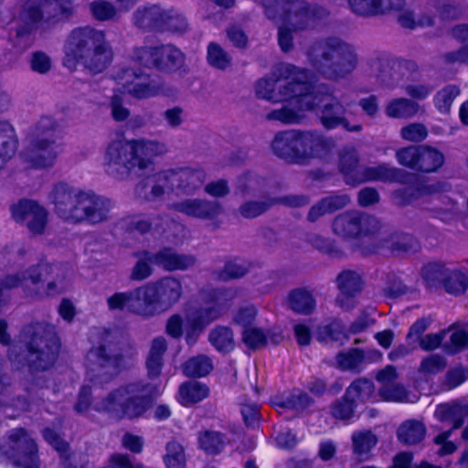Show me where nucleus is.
<instances>
[{
	"label": "nucleus",
	"mask_w": 468,
	"mask_h": 468,
	"mask_svg": "<svg viewBox=\"0 0 468 468\" xmlns=\"http://www.w3.org/2000/svg\"><path fill=\"white\" fill-rule=\"evenodd\" d=\"M308 75L290 64H281L273 70L271 77L260 80L255 86V92L260 98L282 102L285 105L270 112L269 118L286 124L299 123L303 120L304 112L312 109L313 104L306 102L305 108H297L298 104L309 98Z\"/></svg>",
	"instance_id": "1"
},
{
	"label": "nucleus",
	"mask_w": 468,
	"mask_h": 468,
	"mask_svg": "<svg viewBox=\"0 0 468 468\" xmlns=\"http://www.w3.org/2000/svg\"><path fill=\"white\" fill-rule=\"evenodd\" d=\"M112 58V51L105 34L91 27H81L69 35L65 45L63 64L71 70L83 67L91 72H101Z\"/></svg>",
	"instance_id": "2"
},
{
	"label": "nucleus",
	"mask_w": 468,
	"mask_h": 468,
	"mask_svg": "<svg viewBox=\"0 0 468 468\" xmlns=\"http://www.w3.org/2000/svg\"><path fill=\"white\" fill-rule=\"evenodd\" d=\"M166 152V146L156 141H126L122 136L112 140L107 146L103 165L107 173L122 176L132 169H144L152 159Z\"/></svg>",
	"instance_id": "3"
},
{
	"label": "nucleus",
	"mask_w": 468,
	"mask_h": 468,
	"mask_svg": "<svg viewBox=\"0 0 468 468\" xmlns=\"http://www.w3.org/2000/svg\"><path fill=\"white\" fill-rule=\"evenodd\" d=\"M160 393L161 389L155 384L131 383L114 389L101 400L96 401L94 408L117 419H137L144 416L152 406L154 397Z\"/></svg>",
	"instance_id": "4"
},
{
	"label": "nucleus",
	"mask_w": 468,
	"mask_h": 468,
	"mask_svg": "<svg viewBox=\"0 0 468 468\" xmlns=\"http://www.w3.org/2000/svg\"><path fill=\"white\" fill-rule=\"evenodd\" d=\"M114 79L119 88L112 97L111 108L113 119L118 122L124 121L129 116L128 109L122 105V96L125 93L137 99H146L160 92V86L156 81L128 68L119 69Z\"/></svg>",
	"instance_id": "5"
},
{
	"label": "nucleus",
	"mask_w": 468,
	"mask_h": 468,
	"mask_svg": "<svg viewBox=\"0 0 468 468\" xmlns=\"http://www.w3.org/2000/svg\"><path fill=\"white\" fill-rule=\"evenodd\" d=\"M60 152L59 133L54 122L49 118L40 120L27 154V163L37 169L51 167Z\"/></svg>",
	"instance_id": "6"
},
{
	"label": "nucleus",
	"mask_w": 468,
	"mask_h": 468,
	"mask_svg": "<svg viewBox=\"0 0 468 468\" xmlns=\"http://www.w3.org/2000/svg\"><path fill=\"white\" fill-rule=\"evenodd\" d=\"M183 53L173 46L149 47L143 46L135 48L130 58L128 69L142 72L148 79L142 68L151 69L157 67L167 71H175L184 65Z\"/></svg>",
	"instance_id": "7"
},
{
	"label": "nucleus",
	"mask_w": 468,
	"mask_h": 468,
	"mask_svg": "<svg viewBox=\"0 0 468 468\" xmlns=\"http://www.w3.org/2000/svg\"><path fill=\"white\" fill-rule=\"evenodd\" d=\"M321 58L315 66L330 79H337L350 73L356 65V56L352 47L337 38L330 39L315 49Z\"/></svg>",
	"instance_id": "8"
},
{
	"label": "nucleus",
	"mask_w": 468,
	"mask_h": 468,
	"mask_svg": "<svg viewBox=\"0 0 468 468\" xmlns=\"http://www.w3.org/2000/svg\"><path fill=\"white\" fill-rule=\"evenodd\" d=\"M24 341L28 346L30 361L36 368L45 369L53 364L59 351V342L53 328L42 324L27 326L23 332Z\"/></svg>",
	"instance_id": "9"
},
{
	"label": "nucleus",
	"mask_w": 468,
	"mask_h": 468,
	"mask_svg": "<svg viewBox=\"0 0 468 468\" xmlns=\"http://www.w3.org/2000/svg\"><path fill=\"white\" fill-rule=\"evenodd\" d=\"M56 213L64 220L78 223L87 220L92 192L74 189L64 183L55 186L51 194Z\"/></svg>",
	"instance_id": "10"
},
{
	"label": "nucleus",
	"mask_w": 468,
	"mask_h": 468,
	"mask_svg": "<svg viewBox=\"0 0 468 468\" xmlns=\"http://www.w3.org/2000/svg\"><path fill=\"white\" fill-rule=\"evenodd\" d=\"M205 174L201 170L189 168L169 169L157 175L156 184L153 186L155 197L166 195L172 201V196L190 195L201 187Z\"/></svg>",
	"instance_id": "11"
},
{
	"label": "nucleus",
	"mask_w": 468,
	"mask_h": 468,
	"mask_svg": "<svg viewBox=\"0 0 468 468\" xmlns=\"http://www.w3.org/2000/svg\"><path fill=\"white\" fill-rule=\"evenodd\" d=\"M308 90H303V93H308L310 96L307 100L299 103L297 108L303 106L305 108L306 102L313 104V108L304 112V117L306 112L314 110L315 107L320 106L319 118L324 127L326 129H335L338 126H343L346 130L350 132H356L361 130V124L355 123L351 124L348 119L344 116L345 110L343 106L336 101L329 94H322L318 91H314L312 83L308 80Z\"/></svg>",
	"instance_id": "12"
},
{
	"label": "nucleus",
	"mask_w": 468,
	"mask_h": 468,
	"mask_svg": "<svg viewBox=\"0 0 468 468\" xmlns=\"http://www.w3.org/2000/svg\"><path fill=\"white\" fill-rule=\"evenodd\" d=\"M357 157L354 149H347L341 154L340 169L347 184L356 185L368 180H391L395 170L385 165L369 167L362 171L356 166Z\"/></svg>",
	"instance_id": "13"
},
{
	"label": "nucleus",
	"mask_w": 468,
	"mask_h": 468,
	"mask_svg": "<svg viewBox=\"0 0 468 468\" xmlns=\"http://www.w3.org/2000/svg\"><path fill=\"white\" fill-rule=\"evenodd\" d=\"M293 134V161L300 162L310 157H321L335 144L328 138H324L313 132H301L298 130H291Z\"/></svg>",
	"instance_id": "14"
},
{
	"label": "nucleus",
	"mask_w": 468,
	"mask_h": 468,
	"mask_svg": "<svg viewBox=\"0 0 468 468\" xmlns=\"http://www.w3.org/2000/svg\"><path fill=\"white\" fill-rule=\"evenodd\" d=\"M236 296L231 290H219L213 292L211 303L199 311L192 312L187 315L186 328L193 332H200L219 315V306L226 304Z\"/></svg>",
	"instance_id": "15"
},
{
	"label": "nucleus",
	"mask_w": 468,
	"mask_h": 468,
	"mask_svg": "<svg viewBox=\"0 0 468 468\" xmlns=\"http://www.w3.org/2000/svg\"><path fill=\"white\" fill-rule=\"evenodd\" d=\"M397 378L396 369L392 366H388L378 373L377 380L380 385L378 395L381 399L393 402H416L419 397L416 394H410L403 386L396 383Z\"/></svg>",
	"instance_id": "16"
},
{
	"label": "nucleus",
	"mask_w": 468,
	"mask_h": 468,
	"mask_svg": "<svg viewBox=\"0 0 468 468\" xmlns=\"http://www.w3.org/2000/svg\"><path fill=\"white\" fill-rule=\"evenodd\" d=\"M12 215L16 221H26L29 231L34 235L42 234L46 230L48 212L36 201H19L12 207Z\"/></svg>",
	"instance_id": "17"
},
{
	"label": "nucleus",
	"mask_w": 468,
	"mask_h": 468,
	"mask_svg": "<svg viewBox=\"0 0 468 468\" xmlns=\"http://www.w3.org/2000/svg\"><path fill=\"white\" fill-rule=\"evenodd\" d=\"M378 221L373 218L361 217L358 212H348L338 216L334 221V231L343 238L368 234L378 228Z\"/></svg>",
	"instance_id": "18"
},
{
	"label": "nucleus",
	"mask_w": 468,
	"mask_h": 468,
	"mask_svg": "<svg viewBox=\"0 0 468 468\" xmlns=\"http://www.w3.org/2000/svg\"><path fill=\"white\" fill-rule=\"evenodd\" d=\"M55 270H57V267L55 266L41 264L38 266L37 276L30 274L28 278H24L23 280H20L16 276H10L6 278L5 286L7 288H13L22 284L30 291V294H33V292H36L37 294H43L44 292L40 290L43 287V283L47 282L48 291L45 293L51 294L56 292L55 283L48 281V275L53 273Z\"/></svg>",
	"instance_id": "19"
},
{
	"label": "nucleus",
	"mask_w": 468,
	"mask_h": 468,
	"mask_svg": "<svg viewBox=\"0 0 468 468\" xmlns=\"http://www.w3.org/2000/svg\"><path fill=\"white\" fill-rule=\"evenodd\" d=\"M157 311L154 285L148 283L130 292V313L152 316Z\"/></svg>",
	"instance_id": "20"
},
{
	"label": "nucleus",
	"mask_w": 468,
	"mask_h": 468,
	"mask_svg": "<svg viewBox=\"0 0 468 468\" xmlns=\"http://www.w3.org/2000/svg\"><path fill=\"white\" fill-rule=\"evenodd\" d=\"M151 284L154 286L155 302L158 309L170 307L181 297L182 285L176 278L165 277Z\"/></svg>",
	"instance_id": "21"
},
{
	"label": "nucleus",
	"mask_w": 468,
	"mask_h": 468,
	"mask_svg": "<svg viewBox=\"0 0 468 468\" xmlns=\"http://www.w3.org/2000/svg\"><path fill=\"white\" fill-rule=\"evenodd\" d=\"M9 439L12 443L24 452L17 464L25 468H36L37 466V446L33 439L22 429L12 431Z\"/></svg>",
	"instance_id": "22"
},
{
	"label": "nucleus",
	"mask_w": 468,
	"mask_h": 468,
	"mask_svg": "<svg viewBox=\"0 0 468 468\" xmlns=\"http://www.w3.org/2000/svg\"><path fill=\"white\" fill-rule=\"evenodd\" d=\"M172 206L179 212L200 218H211L221 212V207L217 202L198 199H186L180 203H172Z\"/></svg>",
	"instance_id": "23"
},
{
	"label": "nucleus",
	"mask_w": 468,
	"mask_h": 468,
	"mask_svg": "<svg viewBox=\"0 0 468 468\" xmlns=\"http://www.w3.org/2000/svg\"><path fill=\"white\" fill-rule=\"evenodd\" d=\"M353 12L370 16L384 13L388 10H401L403 0H349Z\"/></svg>",
	"instance_id": "24"
},
{
	"label": "nucleus",
	"mask_w": 468,
	"mask_h": 468,
	"mask_svg": "<svg viewBox=\"0 0 468 468\" xmlns=\"http://www.w3.org/2000/svg\"><path fill=\"white\" fill-rule=\"evenodd\" d=\"M66 12L59 0H30L27 4L26 16L33 22L40 20L44 15L49 20L51 16H58Z\"/></svg>",
	"instance_id": "25"
},
{
	"label": "nucleus",
	"mask_w": 468,
	"mask_h": 468,
	"mask_svg": "<svg viewBox=\"0 0 468 468\" xmlns=\"http://www.w3.org/2000/svg\"><path fill=\"white\" fill-rule=\"evenodd\" d=\"M154 256V264L166 271L186 270L195 263L192 256L177 254L170 249L161 250Z\"/></svg>",
	"instance_id": "26"
},
{
	"label": "nucleus",
	"mask_w": 468,
	"mask_h": 468,
	"mask_svg": "<svg viewBox=\"0 0 468 468\" xmlns=\"http://www.w3.org/2000/svg\"><path fill=\"white\" fill-rule=\"evenodd\" d=\"M17 146L14 126L8 122H0V168L15 155Z\"/></svg>",
	"instance_id": "27"
},
{
	"label": "nucleus",
	"mask_w": 468,
	"mask_h": 468,
	"mask_svg": "<svg viewBox=\"0 0 468 468\" xmlns=\"http://www.w3.org/2000/svg\"><path fill=\"white\" fill-rule=\"evenodd\" d=\"M165 12L159 5L141 7L134 13V24L142 28L160 30L164 27Z\"/></svg>",
	"instance_id": "28"
},
{
	"label": "nucleus",
	"mask_w": 468,
	"mask_h": 468,
	"mask_svg": "<svg viewBox=\"0 0 468 468\" xmlns=\"http://www.w3.org/2000/svg\"><path fill=\"white\" fill-rule=\"evenodd\" d=\"M88 359L90 362H98L101 367L112 371L118 370L123 365L122 357L113 354V350L110 346L108 348L104 346L92 348L88 353Z\"/></svg>",
	"instance_id": "29"
},
{
	"label": "nucleus",
	"mask_w": 468,
	"mask_h": 468,
	"mask_svg": "<svg viewBox=\"0 0 468 468\" xmlns=\"http://www.w3.org/2000/svg\"><path fill=\"white\" fill-rule=\"evenodd\" d=\"M340 294L337 303L341 306H345V299L351 297L361 289L360 275L352 271H343L337 278Z\"/></svg>",
	"instance_id": "30"
},
{
	"label": "nucleus",
	"mask_w": 468,
	"mask_h": 468,
	"mask_svg": "<svg viewBox=\"0 0 468 468\" xmlns=\"http://www.w3.org/2000/svg\"><path fill=\"white\" fill-rule=\"evenodd\" d=\"M208 388L199 382L192 381L181 385L178 401L183 406H190L203 400L208 395Z\"/></svg>",
	"instance_id": "31"
},
{
	"label": "nucleus",
	"mask_w": 468,
	"mask_h": 468,
	"mask_svg": "<svg viewBox=\"0 0 468 468\" xmlns=\"http://www.w3.org/2000/svg\"><path fill=\"white\" fill-rule=\"evenodd\" d=\"M417 170L431 173L436 171L444 163V155L434 147L420 146Z\"/></svg>",
	"instance_id": "32"
},
{
	"label": "nucleus",
	"mask_w": 468,
	"mask_h": 468,
	"mask_svg": "<svg viewBox=\"0 0 468 468\" xmlns=\"http://www.w3.org/2000/svg\"><path fill=\"white\" fill-rule=\"evenodd\" d=\"M420 105L408 99L399 98L390 101L386 106V114L391 118H411L418 113Z\"/></svg>",
	"instance_id": "33"
},
{
	"label": "nucleus",
	"mask_w": 468,
	"mask_h": 468,
	"mask_svg": "<svg viewBox=\"0 0 468 468\" xmlns=\"http://www.w3.org/2000/svg\"><path fill=\"white\" fill-rule=\"evenodd\" d=\"M166 350V344L164 338H156L153 341L149 356L146 360L148 376L155 378L159 375L162 367V356Z\"/></svg>",
	"instance_id": "34"
},
{
	"label": "nucleus",
	"mask_w": 468,
	"mask_h": 468,
	"mask_svg": "<svg viewBox=\"0 0 468 468\" xmlns=\"http://www.w3.org/2000/svg\"><path fill=\"white\" fill-rule=\"evenodd\" d=\"M348 202L349 198L346 195L326 197L311 208L309 212V218L311 220H316L325 213L332 212L345 207Z\"/></svg>",
	"instance_id": "35"
},
{
	"label": "nucleus",
	"mask_w": 468,
	"mask_h": 468,
	"mask_svg": "<svg viewBox=\"0 0 468 468\" xmlns=\"http://www.w3.org/2000/svg\"><path fill=\"white\" fill-rule=\"evenodd\" d=\"M374 395V386L368 380H357L353 382L346 392V399L357 404L366 402L372 399Z\"/></svg>",
	"instance_id": "36"
},
{
	"label": "nucleus",
	"mask_w": 468,
	"mask_h": 468,
	"mask_svg": "<svg viewBox=\"0 0 468 468\" xmlns=\"http://www.w3.org/2000/svg\"><path fill=\"white\" fill-rule=\"evenodd\" d=\"M425 435V428L421 422L408 420L398 431L399 439L407 444L420 441Z\"/></svg>",
	"instance_id": "37"
},
{
	"label": "nucleus",
	"mask_w": 468,
	"mask_h": 468,
	"mask_svg": "<svg viewBox=\"0 0 468 468\" xmlns=\"http://www.w3.org/2000/svg\"><path fill=\"white\" fill-rule=\"evenodd\" d=\"M292 135L291 130L281 132L275 135L271 148L276 155L293 161Z\"/></svg>",
	"instance_id": "38"
},
{
	"label": "nucleus",
	"mask_w": 468,
	"mask_h": 468,
	"mask_svg": "<svg viewBox=\"0 0 468 468\" xmlns=\"http://www.w3.org/2000/svg\"><path fill=\"white\" fill-rule=\"evenodd\" d=\"M354 452L361 460L367 459L368 452L377 444L376 436L370 431H359L353 434Z\"/></svg>",
	"instance_id": "39"
},
{
	"label": "nucleus",
	"mask_w": 468,
	"mask_h": 468,
	"mask_svg": "<svg viewBox=\"0 0 468 468\" xmlns=\"http://www.w3.org/2000/svg\"><path fill=\"white\" fill-rule=\"evenodd\" d=\"M290 307L297 313L308 314L314 308V300L310 292L304 290L292 292L288 298Z\"/></svg>",
	"instance_id": "40"
},
{
	"label": "nucleus",
	"mask_w": 468,
	"mask_h": 468,
	"mask_svg": "<svg viewBox=\"0 0 468 468\" xmlns=\"http://www.w3.org/2000/svg\"><path fill=\"white\" fill-rule=\"evenodd\" d=\"M110 209V201L96 196L92 192V201L90 202V207L88 209L87 221L92 224H96L105 220Z\"/></svg>",
	"instance_id": "41"
},
{
	"label": "nucleus",
	"mask_w": 468,
	"mask_h": 468,
	"mask_svg": "<svg viewBox=\"0 0 468 468\" xmlns=\"http://www.w3.org/2000/svg\"><path fill=\"white\" fill-rule=\"evenodd\" d=\"M292 7L293 12L290 11L282 17L284 24H292L295 29L306 27L308 21L314 16L313 12L303 8V4L300 0L293 3Z\"/></svg>",
	"instance_id": "42"
},
{
	"label": "nucleus",
	"mask_w": 468,
	"mask_h": 468,
	"mask_svg": "<svg viewBox=\"0 0 468 468\" xmlns=\"http://www.w3.org/2000/svg\"><path fill=\"white\" fill-rule=\"evenodd\" d=\"M213 368L210 358L206 356H197L190 358L183 367L184 373L188 377H204Z\"/></svg>",
	"instance_id": "43"
},
{
	"label": "nucleus",
	"mask_w": 468,
	"mask_h": 468,
	"mask_svg": "<svg viewBox=\"0 0 468 468\" xmlns=\"http://www.w3.org/2000/svg\"><path fill=\"white\" fill-rule=\"evenodd\" d=\"M209 341L217 350L221 352H229L234 347L233 334L227 327L215 328L210 333Z\"/></svg>",
	"instance_id": "44"
},
{
	"label": "nucleus",
	"mask_w": 468,
	"mask_h": 468,
	"mask_svg": "<svg viewBox=\"0 0 468 468\" xmlns=\"http://www.w3.org/2000/svg\"><path fill=\"white\" fill-rule=\"evenodd\" d=\"M199 447L207 453L215 454L223 449L224 441L216 431H205L198 435Z\"/></svg>",
	"instance_id": "45"
},
{
	"label": "nucleus",
	"mask_w": 468,
	"mask_h": 468,
	"mask_svg": "<svg viewBox=\"0 0 468 468\" xmlns=\"http://www.w3.org/2000/svg\"><path fill=\"white\" fill-rule=\"evenodd\" d=\"M152 265H155L154 254L147 251L139 253L137 262L132 271V278L137 281L148 278L152 273Z\"/></svg>",
	"instance_id": "46"
},
{
	"label": "nucleus",
	"mask_w": 468,
	"mask_h": 468,
	"mask_svg": "<svg viewBox=\"0 0 468 468\" xmlns=\"http://www.w3.org/2000/svg\"><path fill=\"white\" fill-rule=\"evenodd\" d=\"M165 463L167 468H184L186 457L183 447L175 441H171L166 446V454Z\"/></svg>",
	"instance_id": "47"
},
{
	"label": "nucleus",
	"mask_w": 468,
	"mask_h": 468,
	"mask_svg": "<svg viewBox=\"0 0 468 468\" xmlns=\"http://www.w3.org/2000/svg\"><path fill=\"white\" fill-rule=\"evenodd\" d=\"M460 90L456 86H447L441 89L434 97V103L436 108L441 112H447L454 99L459 95Z\"/></svg>",
	"instance_id": "48"
},
{
	"label": "nucleus",
	"mask_w": 468,
	"mask_h": 468,
	"mask_svg": "<svg viewBox=\"0 0 468 468\" xmlns=\"http://www.w3.org/2000/svg\"><path fill=\"white\" fill-rule=\"evenodd\" d=\"M257 308L252 304H247L240 307L234 314L233 320L235 324L246 329L254 326L257 321Z\"/></svg>",
	"instance_id": "49"
},
{
	"label": "nucleus",
	"mask_w": 468,
	"mask_h": 468,
	"mask_svg": "<svg viewBox=\"0 0 468 468\" xmlns=\"http://www.w3.org/2000/svg\"><path fill=\"white\" fill-rule=\"evenodd\" d=\"M364 356L357 350L353 349L346 353H341L336 356V364L342 369H356L363 364Z\"/></svg>",
	"instance_id": "50"
},
{
	"label": "nucleus",
	"mask_w": 468,
	"mask_h": 468,
	"mask_svg": "<svg viewBox=\"0 0 468 468\" xmlns=\"http://www.w3.org/2000/svg\"><path fill=\"white\" fill-rule=\"evenodd\" d=\"M242 340L250 348H260L265 346L267 335L262 329L254 325L242 330Z\"/></svg>",
	"instance_id": "51"
},
{
	"label": "nucleus",
	"mask_w": 468,
	"mask_h": 468,
	"mask_svg": "<svg viewBox=\"0 0 468 468\" xmlns=\"http://www.w3.org/2000/svg\"><path fill=\"white\" fill-rule=\"evenodd\" d=\"M207 60L211 66L218 69H225L230 63L229 55L215 43H211L207 47Z\"/></svg>",
	"instance_id": "52"
},
{
	"label": "nucleus",
	"mask_w": 468,
	"mask_h": 468,
	"mask_svg": "<svg viewBox=\"0 0 468 468\" xmlns=\"http://www.w3.org/2000/svg\"><path fill=\"white\" fill-rule=\"evenodd\" d=\"M92 16L101 21H105L115 17L118 10L109 2L94 1L90 5Z\"/></svg>",
	"instance_id": "53"
},
{
	"label": "nucleus",
	"mask_w": 468,
	"mask_h": 468,
	"mask_svg": "<svg viewBox=\"0 0 468 468\" xmlns=\"http://www.w3.org/2000/svg\"><path fill=\"white\" fill-rule=\"evenodd\" d=\"M444 286L446 291L450 293H462L465 291L467 286L466 276L459 271H452L449 273Z\"/></svg>",
	"instance_id": "54"
},
{
	"label": "nucleus",
	"mask_w": 468,
	"mask_h": 468,
	"mask_svg": "<svg viewBox=\"0 0 468 468\" xmlns=\"http://www.w3.org/2000/svg\"><path fill=\"white\" fill-rule=\"evenodd\" d=\"M165 14L164 27L160 30L182 32L186 28V21L181 15L172 10H165Z\"/></svg>",
	"instance_id": "55"
},
{
	"label": "nucleus",
	"mask_w": 468,
	"mask_h": 468,
	"mask_svg": "<svg viewBox=\"0 0 468 468\" xmlns=\"http://www.w3.org/2000/svg\"><path fill=\"white\" fill-rule=\"evenodd\" d=\"M419 147H407L397 152V158L400 165L417 169L419 163Z\"/></svg>",
	"instance_id": "56"
},
{
	"label": "nucleus",
	"mask_w": 468,
	"mask_h": 468,
	"mask_svg": "<svg viewBox=\"0 0 468 468\" xmlns=\"http://www.w3.org/2000/svg\"><path fill=\"white\" fill-rule=\"evenodd\" d=\"M401 137L407 141L419 142L426 138L428 132L421 123H410L401 129Z\"/></svg>",
	"instance_id": "57"
},
{
	"label": "nucleus",
	"mask_w": 468,
	"mask_h": 468,
	"mask_svg": "<svg viewBox=\"0 0 468 468\" xmlns=\"http://www.w3.org/2000/svg\"><path fill=\"white\" fill-rule=\"evenodd\" d=\"M444 367V359L440 356L432 355L421 361L420 371L425 375H433L441 371Z\"/></svg>",
	"instance_id": "58"
},
{
	"label": "nucleus",
	"mask_w": 468,
	"mask_h": 468,
	"mask_svg": "<svg viewBox=\"0 0 468 468\" xmlns=\"http://www.w3.org/2000/svg\"><path fill=\"white\" fill-rule=\"evenodd\" d=\"M110 310H125L130 312V292H115L107 298Z\"/></svg>",
	"instance_id": "59"
},
{
	"label": "nucleus",
	"mask_w": 468,
	"mask_h": 468,
	"mask_svg": "<svg viewBox=\"0 0 468 468\" xmlns=\"http://www.w3.org/2000/svg\"><path fill=\"white\" fill-rule=\"evenodd\" d=\"M269 205L264 202H248L239 207V213L242 217L250 218L262 214Z\"/></svg>",
	"instance_id": "60"
},
{
	"label": "nucleus",
	"mask_w": 468,
	"mask_h": 468,
	"mask_svg": "<svg viewBox=\"0 0 468 468\" xmlns=\"http://www.w3.org/2000/svg\"><path fill=\"white\" fill-rule=\"evenodd\" d=\"M356 404L345 398L343 402L335 404L332 409V414L335 418L340 420H349L354 413Z\"/></svg>",
	"instance_id": "61"
},
{
	"label": "nucleus",
	"mask_w": 468,
	"mask_h": 468,
	"mask_svg": "<svg viewBox=\"0 0 468 468\" xmlns=\"http://www.w3.org/2000/svg\"><path fill=\"white\" fill-rule=\"evenodd\" d=\"M271 403L274 407L277 408H286V409H302L305 407L308 403L307 397L299 396L297 399H282L280 398H275L271 400Z\"/></svg>",
	"instance_id": "62"
},
{
	"label": "nucleus",
	"mask_w": 468,
	"mask_h": 468,
	"mask_svg": "<svg viewBox=\"0 0 468 468\" xmlns=\"http://www.w3.org/2000/svg\"><path fill=\"white\" fill-rule=\"evenodd\" d=\"M445 335V331L436 334H429L420 340V346L426 351L436 349L441 346Z\"/></svg>",
	"instance_id": "63"
},
{
	"label": "nucleus",
	"mask_w": 468,
	"mask_h": 468,
	"mask_svg": "<svg viewBox=\"0 0 468 468\" xmlns=\"http://www.w3.org/2000/svg\"><path fill=\"white\" fill-rule=\"evenodd\" d=\"M450 338V348L452 351L468 346V334L463 329L453 330Z\"/></svg>",
	"instance_id": "64"
}]
</instances>
